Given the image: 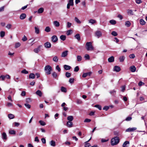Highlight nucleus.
<instances>
[{
	"instance_id": "obj_1",
	"label": "nucleus",
	"mask_w": 147,
	"mask_h": 147,
	"mask_svg": "<svg viewBox=\"0 0 147 147\" xmlns=\"http://www.w3.org/2000/svg\"><path fill=\"white\" fill-rule=\"evenodd\" d=\"M119 142V139L118 137H115L111 139V144L114 146L118 144Z\"/></svg>"
},
{
	"instance_id": "obj_2",
	"label": "nucleus",
	"mask_w": 147,
	"mask_h": 147,
	"mask_svg": "<svg viewBox=\"0 0 147 147\" xmlns=\"http://www.w3.org/2000/svg\"><path fill=\"white\" fill-rule=\"evenodd\" d=\"M45 70L46 74L49 75L51 74V72L52 70V67L49 65L46 66L45 68Z\"/></svg>"
},
{
	"instance_id": "obj_3",
	"label": "nucleus",
	"mask_w": 147,
	"mask_h": 147,
	"mask_svg": "<svg viewBox=\"0 0 147 147\" xmlns=\"http://www.w3.org/2000/svg\"><path fill=\"white\" fill-rule=\"evenodd\" d=\"M86 49L88 51H92L93 50L94 48L92 45L91 42H88L86 44Z\"/></svg>"
},
{
	"instance_id": "obj_4",
	"label": "nucleus",
	"mask_w": 147,
	"mask_h": 147,
	"mask_svg": "<svg viewBox=\"0 0 147 147\" xmlns=\"http://www.w3.org/2000/svg\"><path fill=\"white\" fill-rule=\"evenodd\" d=\"M95 35L98 38L101 37L102 36V32L99 31H96L95 32Z\"/></svg>"
},
{
	"instance_id": "obj_5",
	"label": "nucleus",
	"mask_w": 147,
	"mask_h": 147,
	"mask_svg": "<svg viewBox=\"0 0 147 147\" xmlns=\"http://www.w3.org/2000/svg\"><path fill=\"white\" fill-rule=\"evenodd\" d=\"M42 47V45L38 46L37 48H36L34 49V51L36 53H38L40 51V49Z\"/></svg>"
},
{
	"instance_id": "obj_6",
	"label": "nucleus",
	"mask_w": 147,
	"mask_h": 147,
	"mask_svg": "<svg viewBox=\"0 0 147 147\" xmlns=\"http://www.w3.org/2000/svg\"><path fill=\"white\" fill-rule=\"evenodd\" d=\"M51 40L53 42H55L58 40V38L55 35L51 37Z\"/></svg>"
},
{
	"instance_id": "obj_7",
	"label": "nucleus",
	"mask_w": 147,
	"mask_h": 147,
	"mask_svg": "<svg viewBox=\"0 0 147 147\" xmlns=\"http://www.w3.org/2000/svg\"><path fill=\"white\" fill-rule=\"evenodd\" d=\"M44 46L46 48H49L51 47V45L50 42H47L45 43Z\"/></svg>"
},
{
	"instance_id": "obj_8",
	"label": "nucleus",
	"mask_w": 147,
	"mask_h": 147,
	"mask_svg": "<svg viewBox=\"0 0 147 147\" xmlns=\"http://www.w3.org/2000/svg\"><path fill=\"white\" fill-rule=\"evenodd\" d=\"M137 128L136 127H134L133 128H129L128 129H127L126 130V132H131L135 130H136Z\"/></svg>"
},
{
	"instance_id": "obj_9",
	"label": "nucleus",
	"mask_w": 147,
	"mask_h": 147,
	"mask_svg": "<svg viewBox=\"0 0 147 147\" xmlns=\"http://www.w3.org/2000/svg\"><path fill=\"white\" fill-rule=\"evenodd\" d=\"M113 70L114 71L118 72L120 71L121 69L119 67L117 66H115L114 67Z\"/></svg>"
},
{
	"instance_id": "obj_10",
	"label": "nucleus",
	"mask_w": 147,
	"mask_h": 147,
	"mask_svg": "<svg viewBox=\"0 0 147 147\" xmlns=\"http://www.w3.org/2000/svg\"><path fill=\"white\" fill-rule=\"evenodd\" d=\"M68 51H65L63 52L61 54V56L62 57H65L68 54Z\"/></svg>"
},
{
	"instance_id": "obj_11",
	"label": "nucleus",
	"mask_w": 147,
	"mask_h": 147,
	"mask_svg": "<svg viewBox=\"0 0 147 147\" xmlns=\"http://www.w3.org/2000/svg\"><path fill=\"white\" fill-rule=\"evenodd\" d=\"M130 71L133 72H134L136 71V67L134 66H132L129 68Z\"/></svg>"
},
{
	"instance_id": "obj_12",
	"label": "nucleus",
	"mask_w": 147,
	"mask_h": 147,
	"mask_svg": "<svg viewBox=\"0 0 147 147\" xmlns=\"http://www.w3.org/2000/svg\"><path fill=\"white\" fill-rule=\"evenodd\" d=\"M91 73H92L91 72H89L87 73H84L82 75V77L83 78H86L88 76H90Z\"/></svg>"
},
{
	"instance_id": "obj_13",
	"label": "nucleus",
	"mask_w": 147,
	"mask_h": 147,
	"mask_svg": "<svg viewBox=\"0 0 147 147\" xmlns=\"http://www.w3.org/2000/svg\"><path fill=\"white\" fill-rule=\"evenodd\" d=\"M2 138L3 140H6L7 139V136L5 132H3L2 134Z\"/></svg>"
},
{
	"instance_id": "obj_14",
	"label": "nucleus",
	"mask_w": 147,
	"mask_h": 147,
	"mask_svg": "<svg viewBox=\"0 0 147 147\" xmlns=\"http://www.w3.org/2000/svg\"><path fill=\"white\" fill-rule=\"evenodd\" d=\"M26 14L25 13H23L20 15V18L21 20H24L26 18Z\"/></svg>"
},
{
	"instance_id": "obj_15",
	"label": "nucleus",
	"mask_w": 147,
	"mask_h": 147,
	"mask_svg": "<svg viewBox=\"0 0 147 147\" xmlns=\"http://www.w3.org/2000/svg\"><path fill=\"white\" fill-rule=\"evenodd\" d=\"M53 24L54 26L56 27H58L60 25L59 22L57 21H54L53 22Z\"/></svg>"
},
{
	"instance_id": "obj_16",
	"label": "nucleus",
	"mask_w": 147,
	"mask_h": 147,
	"mask_svg": "<svg viewBox=\"0 0 147 147\" xmlns=\"http://www.w3.org/2000/svg\"><path fill=\"white\" fill-rule=\"evenodd\" d=\"M67 126L69 127H71L73 126V123L71 121H68L67 123Z\"/></svg>"
},
{
	"instance_id": "obj_17",
	"label": "nucleus",
	"mask_w": 147,
	"mask_h": 147,
	"mask_svg": "<svg viewBox=\"0 0 147 147\" xmlns=\"http://www.w3.org/2000/svg\"><path fill=\"white\" fill-rule=\"evenodd\" d=\"M35 32L36 34H38L40 32V30L38 26H35L34 27Z\"/></svg>"
},
{
	"instance_id": "obj_18",
	"label": "nucleus",
	"mask_w": 147,
	"mask_h": 147,
	"mask_svg": "<svg viewBox=\"0 0 147 147\" xmlns=\"http://www.w3.org/2000/svg\"><path fill=\"white\" fill-rule=\"evenodd\" d=\"M129 142L128 141H126L124 142L123 145V147H127V145H129Z\"/></svg>"
},
{
	"instance_id": "obj_19",
	"label": "nucleus",
	"mask_w": 147,
	"mask_h": 147,
	"mask_svg": "<svg viewBox=\"0 0 147 147\" xmlns=\"http://www.w3.org/2000/svg\"><path fill=\"white\" fill-rule=\"evenodd\" d=\"M114 57L112 56L109 58L108 59V61L109 62H112L114 61Z\"/></svg>"
},
{
	"instance_id": "obj_20",
	"label": "nucleus",
	"mask_w": 147,
	"mask_h": 147,
	"mask_svg": "<svg viewBox=\"0 0 147 147\" xmlns=\"http://www.w3.org/2000/svg\"><path fill=\"white\" fill-rule=\"evenodd\" d=\"M35 75L33 73H31L29 74V78L30 79H34L35 78Z\"/></svg>"
},
{
	"instance_id": "obj_21",
	"label": "nucleus",
	"mask_w": 147,
	"mask_h": 147,
	"mask_svg": "<svg viewBox=\"0 0 147 147\" xmlns=\"http://www.w3.org/2000/svg\"><path fill=\"white\" fill-rule=\"evenodd\" d=\"M64 68L66 70H69L71 69V67L69 65H64Z\"/></svg>"
},
{
	"instance_id": "obj_22",
	"label": "nucleus",
	"mask_w": 147,
	"mask_h": 147,
	"mask_svg": "<svg viewBox=\"0 0 147 147\" xmlns=\"http://www.w3.org/2000/svg\"><path fill=\"white\" fill-rule=\"evenodd\" d=\"M36 94L37 95L41 97L42 95V92L40 90H38L36 92Z\"/></svg>"
},
{
	"instance_id": "obj_23",
	"label": "nucleus",
	"mask_w": 147,
	"mask_h": 147,
	"mask_svg": "<svg viewBox=\"0 0 147 147\" xmlns=\"http://www.w3.org/2000/svg\"><path fill=\"white\" fill-rule=\"evenodd\" d=\"M75 38L78 41L80 40V37L79 34H76L74 36Z\"/></svg>"
},
{
	"instance_id": "obj_24",
	"label": "nucleus",
	"mask_w": 147,
	"mask_h": 147,
	"mask_svg": "<svg viewBox=\"0 0 147 147\" xmlns=\"http://www.w3.org/2000/svg\"><path fill=\"white\" fill-rule=\"evenodd\" d=\"M131 25V23L129 21H127L125 22V25L127 27H129Z\"/></svg>"
},
{
	"instance_id": "obj_25",
	"label": "nucleus",
	"mask_w": 147,
	"mask_h": 147,
	"mask_svg": "<svg viewBox=\"0 0 147 147\" xmlns=\"http://www.w3.org/2000/svg\"><path fill=\"white\" fill-rule=\"evenodd\" d=\"M58 58L56 56H55L53 58V60L55 62H57L58 61Z\"/></svg>"
},
{
	"instance_id": "obj_26",
	"label": "nucleus",
	"mask_w": 147,
	"mask_h": 147,
	"mask_svg": "<svg viewBox=\"0 0 147 147\" xmlns=\"http://www.w3.org/2000/svg\"><path fill=\"white\" fill-rule=\"evenodd\" d=\"M91 139V138L88 141H86L85 142V147H89V146H91L90 143H88V142H89Z\"/></svg>"
},
{
	"instance_id": "obj_27",
	"label": "nucleus",
	"mask_w": 147,
	"mask_h": 147,
	"mask_svg": "<svg viewBox=\"0 0 147 147\" xmlns=\"http://www.w3.org/2000/svg\"><path fill=\"white\" fill-rule=\"evenodd\" d=\"M50 145L53 146H56L55 142L53 140H51L50 142Z\"/></svg>"
},
{
	"instance_id": "obj_28",
	"label": "nucleus",
	"mask_w": 147,
	"mask_h": 147,
	"mask_svg": "<svg viewBox=\"0 0 147 147\" xmlns=\"http://www.w3.org/2000/svg\"><path fill=\"white\" fill-rule=\"evenodd\" d=\"M60 39L63 41H64L66 40V36L64 35H61L60 36Z\"/></svg>"
},
{
	"instance_id": "obj_29",
	"label": "nucleus",
	"mask_w": 147,
	"mask_h": 147,
	"mask_svg": "<svg viewBox=\"0 0 147 147\" xmlns=\"http://www.w3.org/2000/svg\"><path fill=\"white\" fill-rule=\"evenodd\" d=\"M74 119L73 117L72 116H69L67 117V119L69 121H71Z\"/></svg>"
},
{
	"instance_id": "obj_30",
	"label": "nucleus",
	"mask_w": 147,
	"mask_h": 147,
	"mask_svg": "<svg viewBox=\"0 0 147 147\" xmlns=\"http://www.w3.org/2000/svg\"><path fill=\"white\" fill-rule=\"evenodd\" d=\"M127 13L129 15H132L134 14V13L132 10H128Z\"/></svg>"
},
{
	"instance_id": "obj_31",
	"label": "nucleus",
	"mask_w": 147,
	"mask_h": 147,
	"mask_svg": "<svg viewBox=\"0 0 147 147\" xmlns=\"http://www.w3.org/2000/svg\"><path fill=\"white\" fill-rule=\"evenodd\" d=\"M51 28L49 26H47L46 27L45 31L46 32H48L51 31Z\"/></svg>"
},
{
	"instance_id": "obj_32",
	"label": "nucleus",
	"mask_w": 147,
	"mask_h": 147,
	"mask_svg": "<svg viewBox=\"0 0 147 147\" xmlns=\"http://www.w3.org/2000/svg\"><path fill=\"white\" fill-rule=\"evenodd\" d=\"M89 22L91 24H93L96 23V21L95 20L91 19L89 20Z\"/></svg>"
},
{
	"instance_id": "obj_33",
	"label": "nucleus",
	"mask_w": 147,
	"mask_h": 147,
	"mask_svg": "<svg viewBox=\"0 0 147 147\" xmlns=\"http://www.w3.org/2000/svg\"><path fill=\"white\" fill-rule=\"evenodd\" d=\"M61 92H66L67 91L65 87L62 86L61 87Z\"/></svg>"
},
{
	"instance_id": "obj_34",
	"label": "nucleus",
	"mask_w": 147,
	"mask_h": 147,
	"mask_svg": "<svg viewBox=\"0 0 147 147\" xmlns=\"http://www.w3.org/2000/svg\"><path fill=\"white\" fill-rule=\"evenodd\" d=\"M125 59V57L124 56H122L120 57L119 60L120 62H123Z\"/></svg>"
},
{
	"instance_id": "obj_35",
	"label": "nucleus",
	"mask_w": 147,
	"mask_h": 147,
	"mask_svg": "<svg viewBox=\"0 0 147 147\" xmlns=\"http://www.w3.org/2000/svg\"><path fill=\"white\" fill-rule=\"evenodd\" d=\"M110 23L112 25H115L116 23V22L114 20H111L109 21Z\"/></svg>"
},
{
	"instance_id": "obj_36",
	"label": "nucleus",
	"mask_w": 147,
	"mask_h": 147,
	"mask_svg": "<svg viewBox=\"0 0 147 147\" xmlns=\"http://www.w3.org/2000/svg\"><path fill=\"white\" fill-rule=\"evenodd\" d=\"M8 117L10 119H13L14 118V116L12 114H10L8 115Z\"/></svg>"
},
{
	"instance_id": "obj_37",
	"label": "nucleus",
	"mask_w": 147,
	"mask_h": 147,
	"mask_svg": "<svg viewBox=\"0 0 147 147\" xmlns=\"http://www.w3.org/2000/svg\"><path fill=\"white\" fill-rule=\"evenodd\" d=\"M68 4L70 6H72L74 5L73 0H69L68 2Z\"/></svg>"
},
{
	"instance_id": "obj_38",
	"label": "nucleus",
	"mask_w": 147,
	"mask_h": 147,
	"mask_svg": "<svg viewBox=\"0 0 147 147\" xmlns=\"http://www.w3.org/2000/svg\"><path fill=\"white\" fill-rule=\"evenodd\" d=\"M5 32L3 31H1L0 32V36L1 37H3L5 35Z\"/></svg>"
},
{
	"instance_id": "obj_39",
	"label": "nucleus",
	"mask_w": 147,
	"mask_h": 147,
	"mask_svg": "<svg viewBox=\"0 0 147 147\" xmlns=\"http://www.w3.org/2000/svg\"><path fill=\"white\" fill-rule=\"evenodd\" d=\"M77 61H80L82 60V57L80 55H78L77 57Z\"/></svg>"
},
{
	"instance_id": "obj_40",
	"label": "nucleus",
	"mask_w": 147,
	"mask_h": 147,
	"mask_svg": "<svg viewBox=\"0 0 147 147\" xmlns=\"http://www.w3.org/2000/svg\"><path fill=\"white\" fill-rule=\"evenodd\" d=\"M140 24L142 25H144L145 24V21L142 19H140Z\"/></svg>"
},
{
	"instance_id": "obj_41",
	"label": "nucleus",
	"mask_w": 147,
	"mask_h": 147,
	"mask_svg": "<svg viewBox=\"0 0 147 147\" xmlns=\"http://www.w3.org/2000/svg\"><path fill=\"white\" fill-rule=\"evenodd\" d=\"M72 32V30H67L66 32V34L67 35L69 36L70 35Z\"/></svg>"
},
{
	"instance_id": "obj_42",
	"label": "nucleus",
	"mask_w": 147,
	"mask_h": 147,
	"mask_svg": "<svg viewBox=\"0 0 147 147\" xmlns=\"http://www.w3.org/2000/svg\"><path fill=\"white\" fill-rule=\"evenodd\" d=\"M76 102L78 104H81L82 103V101L80 99H77L76 100Z\"/></svg>"
},
{
	"instance_id": "obj_43",
	"label": "nucleus",
	"mask_w": 147,
	"mask_h": 147,
	"mask_svg": "<svg viewBox=\"0 0 147 147\" xmlns=\"http://www.w3.org/2000/svg\"><path fill=\"white\" fill-rule=\"evenodd\" d=\"M9 134H16V132L14 130H11L9 131Z\"/></svg>"
},
{
	"instance_id": "obj_44",
	"label": "nucleus",
	"mask_w": 147,
	"mask_h": 147,
	"mask_svg": "<svg viewBox=\"0 0 147 147\" xmlns=\"http://www.w3.org/2000/svg\"><path fill=\"white\" fill-rule=\"evenodd\" d=\"M112 35L114 36H116L117 35V34L116 32L115 31H113L111 33Z\"/></svg>"
},
{
	"instance_id": "obj_45",
	"label": "nucleus",
	"mask_w": 147,
	"mask_h": 147,
	"mask_svg": "<svg viewBox=\"0 0 147 147\" xmlns=\"http://www.w3.org/2000/svg\"><path fill=\"white\" fill-rule=\"evenodd\" d=\"M84 57L86 60H89L90 58V56L88 54L85 55Z\"/></svg>"
},
{
	"instance_id": "obj_46",
	"label": "nucleus",
	"mask_w": 147,
	"mask_h": 147,
	"mask_svg": "<svg viewBox=\"0 0 147 147\" xmlns=\"http://www.w3.org/2000/svg\"><path fill=\"white\" fill-rule=\"evenodd\" d=\"M116 92L115 90H112L110 91L109 92L110 94H112V95H114L115 94Z\"/></svg>"
},
{
	"instance_id": "obj_47",
	"label": "nucleus",
	"mask_w": 147,
	"mask_h": 147,
	"mask_svg": "<svg viewBox=\"0 0 147 147\" xmlns=\"http://www.w3.org/2000/svg\"><path fill=\"white\" fill-rule=\"evenodd\" d=\"M75 21L78 24H80L81 23L80 21L77 17L75 18Z\"/></svg>"
},
{
	"instance_id": "obj_48",
	"label": "nucleus",
	"mask_w": 147,
	"mask_h": 147,
	"mask_svg": "<svg viewBox=\"0 0 147 147\" xmlns=\"http://www.w3.org/2000/svg\"><path fill=\"white\" fill-rule=\"evenodd\" d=\"M21 72L22 73L25 74H27L28 73V71H26L25 69H24Z\"/></svg>"
},
{
	"instance_id": "obj_49",
	"label": "nucleus",
	"mask_w": 147,
	"mask_h": 147,
	"mask_svg": "<svg viewBox=\"0 0 147 147\" xmlns=\"http://www.w3.org/2000/svg\"><path fill=\"white\" fill-rule=\"evenodd\" d=\"M70 73L68 72H66L65 73V76L67 78H69L71 76Z\"/></svg>"
},
{
	"instance_id": "obj_50",
	"label": "nucleus",
	"mask_w": 147,
	"mask_h": 147,
	"mask_svg": "<svg viewBox=\"0 0 147 147\" xmlns=\"http://www.w3.org/2000/svg\"><path fill=\"white\" fill-rule=\"evenodd\" d=\"M94 107L97 108H98V109L99 110H101L102 109L101 106L99 105H95L94 106Z\"/></svg>"
},
{
	"instance_id": "obj_51",
	"label": "nucleus",
	"mask_w": 147,
	"mask_h": 147,
	"mask_svg": "<svg viewBox=\"0 0 147 147\" xmlns=\"http://www.w3.org/2000/svg\"><path fill=\"white\" fill-rule=\"evenodd\" d=\"M39 123L40 124L42 125H46L45 123L43 121L40 120L39 121Z\"/></svg>"
},
{
	"instance_id": "obj_52",
	"label": "nucleus",
	"mask_w": 147,
	"mask_h": 147,
	"mask_svg": "<svg viewBox=\"0 0 147 147\" xmlns=\"http://www.w3.org/2000/svg\"><path fill=\"white\" fill-rule=\"evenodd\" d=\"M52 75L54 78H56L57 76V74L55 72H53L52 74Z\"/></svg>"
},
{
	"instance_id": "obj_53",
	"label": "nucleus",
	"mask_w": 147,
	"mask_h": 147,
	"mask_svg": "<svg viewBox=\"0 0 147 147\" xmlns=\"http://www.w3.org/2000/svg\"><path fill=\"white\" fill-rule=\"evenodd\" d=\"M20 46V44L19 42L16 43L15 45V48H17L19 47Z\"/></svg>"
},
{
	"instance_id": "obj_54",
	"label": "nucleus",
	"mask_w": 147,
	"mask_h": 147,
	"mask_svg": "<svg viewBox=\"0 0 147 147\" xmlns=\"http://www.w3.org/2000/svg\"><path fill=\"white\" fill-rule=\"evenodd\" d=\"M13 104L10 102H7V104L6 106L8 107H9L13 106Z\"/></svg>"
},
{
	"instance_id": "obj_55",
	"label": "nucleus",
	"mask_w": 147,
	"mask_h": 147,
	"mask_svg": "<svg viewBox=\"0 0 147 147\" xmlns=\"http://www.w3.org/2000/svg\"><path fill=\"white\" fill-rule=\"evenodd\" d=\"M132 119V117H127L125 120L127 121H129L131 120Z\"/></svg>"
},
{
	"instance_id": "obj_56",
	"label": "nucleus",
	"mask_w": 147,
	"mask_h": 147,
	"mask_svg": "<svg viewBox=\"0 0 147 147\" xmlns=\"http://www.w3.org/2000/svg\"><path fill=\"white\" fill-rule=\"evenodd\" d=\"M79 70V68L78 66L76 67L74 69V71L76 72L78 71Z\"/></svg>"
},
{
	"instance_id": "obj_57",
	"label": "nucleus",
	"mask_w": 147,
	"mask_h": 147,
	"mask_svg": "<svg viewBox=\"0 0 147 147\" xmlns=\"http://www.w3.org/2000/svg\"><path fill=\"white\" fill-rule=\"evenodd\" d=\"M24 105L28 109H30V105L28 104L27 103L25 104Z\"/></svg>"
},
{
	"instance_id": "obj_58",
	"label": "nucleus",
	"mask_w": 147,
	"mask_h": 147,
	"mask_svg": "<svg viewBox=\"0 0 147 147\" xmlns=\"http://www.w3.org/2000/svg\"><path fill=\"white\" fill-rule=\"evenodd\" d=\"M27 37L25 36H24L22 38V40L23 41H25L27 40Z\"/></svg>"
},
{
	"instance_id": "obj_59",
	"label": "nucleus",
	"mask_w": 147,
	"mask_h": 147,
	"mask_svg": "<svg viewBox=\"0 0 147 147\" xmlns=\"http://www.w3.org/2000/svg\"><path fill=\"white\" fill-rule=\"evenodd\" d=\"M74 78H70L69 80V82L70 83H73L74 82Z\"/></svg>"
},
{
	"instance_id": "obj_60",
	"label": "nucleus",
	"mask_w": 147,
	"mask_h": 147,
	"mask_svg": "<svg viewBox=\"0 0 147 147\" xmlns=\"http://www.w3.org/2000/svg\"><path fill=\"white\" fill-rule=\"evenodd\" d=\"M11 26V25L10 24H8L6 26V28H7L8 29H10Z\"/></svg>"
},
{
	"instance_id": "obj_61",
	"label": "nucleus",
	"mask_w": 147,
	"mask_h": 147,
	"mask_svg": "<svg viewBox=\"0 0 147 147\" xmlns=\"http://www.w3.org/2000/svg\"><path fill=\"white\" fill-rule=\"evenodd\" d=\"M129 57L130 58H134L135 57V55L134 54H131L129 55Z\"/></svg>"
},
{
	"instance_id": "obj_62",
	"label": "nucleus",
	"mask_w": 147,
	"mask_h": 147,
	"mask_svg": "<svg viewBox=\"0 0 147 147\" xmlns=\"http://www.w3.org/2000/svg\"><path fill=\"white\" fill-rule=\"evenodd\" d=\"M56 69L59 72H60L61 71V69L59 67V65H57L56 66Z\"/></svg>"
},
{
	"instance_id": "obj_63",
	"label": "nucleus",
	"mask_w": 147,
	"mask_h": 147,
	"mask_svg": "<svg viewBox=\"0 0 147 147\" xmlns=\"http://www.w3.org/2000/svg\"><path fill=\"white\" fill-rule=\"evenodd\" d=\"M91 121V120L88 119H86L84 121L85 122H90Z\"/></svg>"
},
{
	"instance_id": "obj_64",
	"label": "nucleus",
	"mask_w": 147,
	"mask_h": 147,
	"mask_svg": "<svg viewBox=\"0 0 147 147\" xmlns=\"http://www.w3.org/2000/svg\"><path fill=\"white\" fill-rule=\"evenodd\" d=\"M41 141H42V143L43 144H45L46 143V140L45 138H42L41 139Z\"/></svg>"
}]
</instances>
